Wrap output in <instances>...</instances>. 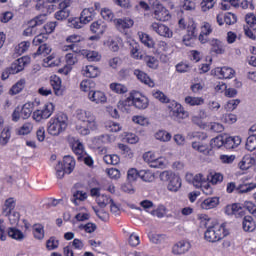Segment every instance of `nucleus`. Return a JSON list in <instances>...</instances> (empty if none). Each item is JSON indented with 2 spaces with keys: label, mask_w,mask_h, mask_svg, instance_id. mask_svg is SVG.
<instances>
[{
  "label": "nucleus",
  "mask_w": 256,
  "mask_h": 256,
  "mask_svg": "<svg viewBox=\"0 0 256 256\" xmlns=\"http://www.w3.org/2000/svg\"><path fill=\"white\" fill-rule=\"evenodd\" d=\"M68 27H71V29H83V27H85V23L83 22L81 16L70 17L68 19Z\"/></svg>",
  "instance_id": "obj_39"
},
{
  "label": "nucleus",
  "mask_w": 256,
  "mask_h": 256,
  "mask_svg": "<svg viewBox=\"0 0 256 256\" xmlns=\"http://www.w3.org/2000/svg\"><path fill=\"white\" fill-rule=\"evenodd\" d=\"M209 45L210 53H214L215 55H223L225 53V44L221 40L213 38L209 41Z\"/></svg>",
  "instance_id": "obj_22"
},
{
  "label": "nucleus",
  "mask_w": 256,
  "mask_h": 256,
  "mask_svg": "<svg viewBox=\"0 0 256 256\" xmlns=\"http://www.w3.org/2000/svg\"><path fill=\"white\" fill-rule=\"evenodd\" d=\"M227 235H229V229H227V224L216 223L206 228V231L204 232V239L205 241H208V243H217V241L225 239Z\"/></svg>",
  "instance_id": "obj_5"
},
{
  "label": "nucleus",
  "mask_w": 256,
  "mask_h": 256,
  "mask_svg": "<svg viewBox=\"0 0 256 256\" xmlns=\"http://www.w3.org/2000/svg\"><path fill=\"white\" fill-rule=\"evenodd\" d=\"M17 205V202L15 201V198L10 197L5 200V203L2 207V214L5 217H9L11 219V213L15 210V206Z\"/></svg>",
  "instance_id": "obj_23"
},
{
  "label": "nucleus",
  "mask_w": 256,
  "mask_h": 256,
  "mask_svg": "<svg viewBox=\"0 0 256 256\" xmlns=\"http://www.w3.org/2000/svg\"><path fill=\"white\" fill-rule=\"evenodd\" d=\"M241 145V138L239 136H229L224 140L225 149H237Z\"/></svg>",
  "instance_id": "obj_29"
},
{
  "label": "nucleus",
  "mask_w": 256,
  "mask_h": 256,
  "mask_svg": "<svg viewBox=\"0 0 256 256\" xmlns=\"http://www.w3.org/2000/svg\"><path fill=\"white\" fill-rule=\"evenodd\" d=\"M255 165H256V159L249 155H245L242 158V161L239 162V168L242 171H247L251 169V167H255Z\"/></svg>",
  "instance_id": "obj_27"
},
{
  "label": "nucleus",
  "mask_w": 256,
  "mask_h": 256,
  "mask_svg": "<svg viewBox=\"0 0 256 256\" xmlns=\"http://www.w3.org/2000/svg\"><path fill=\"white\" fill-rule=\"evenodd\" d=\"M67 45L62 46V51L68 52L64 59L67 65L73 67V65H77L79 63V58L83 55L81 47H79V43H83L85 38L79 34H72L66 37L65 39Z\"/></svg>",
  "instance_id": "obj_2"
},
{
  "label": "nucleus",
  "mask_w": 256,
  "mask_h": 256,
  "mask_svg": "<svg viewBox=\"0 0 256 256\" xmlns=\"http://www.w3.org/2000/svg\"><path fill=\"white\" fill-rule=\"evenodd\" d=\"M245 22H246V27H249L252 29V31H256V16L254 13H247L245 15Z\"/></svg>",
  "instance_id": "obj_49"
},
{
  "label": "nucleus",
  "mask_w": 256,
  "mask_h": 256,
  "mask_svg": "<svg viewBox=\"0 0 256 256\" xmlns=\"http://www.w3.org/2000/svg\"><path fill=\"white\" fill-rule=\"evenodd\" d=\"M242 228L247 233H253L256 229V223L252 216H244Z\"/></svg>",
  "instance_id": "obj_31"
},
{
  "label": "nucleus",
  "mask_w": 256,
  "mask_h": 256,
  "mask_svg": "<svg viewBox=\"0 0 256 256\" xmlns=\"http://www.w3.org/2000/svg\"><path fill=\"white\" fill-rule=\"evenodd\" d=\"M109 87L112 93H116L117 95H125L128 91L127 86L117 82L111 83Z\"/></svg>",
  "instance_id": "obj_41"
},
{
  "label": "nucleus",
  "mask_w": 256,
  "mask_h": 256,
  "mask_svg": "<svg viewBox=\"0 0 256 256\" xmlns=\"http://www.w3.org/2000/svg\"><path fill=\"white\" fill-rule=\"evenodd\" d=\"M148 239L151 241V243H155L156 245H159L160 243H165L167 236L165 234H156V233L150 232L148 233Z\"/></svg>",
  "instance_id": "obj_44"
},
{
  "label": "nucleus",
  "mask_w": 256,
  "mask_h": 256,
  "mask_svg": "<svg viewBox=\"0 0 256 256\" xmlns=\"http://www.w3.org/2000/svg\"><path fill=\"white\" fill-rule=\"evenodd\" d=\"M82 57H85L87 61L95 62L101 61V54L95 50L81 49Z\"/></svg>",
  "instance_id": "obj_30"
},
{
  "label": "nucleus",
  "mask_w": 256,
  "mask_h": 256,
  "mask_svg": "<svg viewBox=\"0 0 256 256\" xmlns=\"http://www.w3.org/2000/svg\"><path fill=\"white\" fill-rule=\"evenodd\" d=\"M186 181L194 185L196 189H199L207 181V178H205L203 174H196L193 176V174L188 173L186 174Z\"/></svg>",
  "instance_id": "obj_21"
},
{
  "label": "nucleus",
  "mask_w": 256,
  "mask_h": 256,
  "mask_svg": "<svg viewBox=\"0 0 256 256\" xmlns=\"http://www.w3.org/2000/svg\"><path fill=\"white\" fill-rule=\"evenodd\" d=\"M171 51V47L165 41H159L156 46L157 55H167Z\"/></svg>",
  "instance_id": "obj_45"
},
{
  "label": "nucleus",
  "mask_w": 256,
  "mask_h": 256,
  "mask_svg": "<svg viewBox=\"0 0 256 256\" xmlns=\"http://www.w3.org/2000/svg\"><path fill=\"white\" fill-rule=\"evenodd\" d=\"M76 119L82 124H77L75 129L79 135L85 137L91 135V131H97L99 129V122L97 121V116L92 111L89 110H77Z\"/></svg>",
  "instance_id": "obj_3"
},
{
  "label": "nucleus",
  "mask_w": 256,
  "mask_h": 256,
  "mask_svg": "<svg viewBox=\"0 0 256 256\" xmlns=\"http://www.w3.org/2000/svg\"><path fill=\"white\" fill-rule=\"evenodd\" d=\"M47 39H49V36L47 34H45V32H41L34 37L32 44L37 47V46L41 45L42 43H45V41Z\"/></svg>",
  "instance_id": "obj_58"
},
{
  "label": "nucleus",
  "mask_w": 256,
  "mask_h": 256,
  "mask_svg": "<svg viewBox=\"0 0 256 256\" xmlns=\"http://www.w3.org/2000/svg\"><path fill=\"white\" fill-rule=\"evenodd\" d=\"M152 97H154V99H156L160 103L168 104L167 107H168L169 115L170 117H172L174 121L181 122L187 119V117H189V112L186 111L183 105H181L179 102L175 100L169 99L168 96L165 95V93H163V91L153 90Z\"/></svg>",
  "instance_id": "obj_1"
},
{
  "label": "nucleus",
  "mask_w": 256,
  "mask_h": 256,
  "mask_svg": "<svg viewBox=\"0 0 256 256\" xmlns=\"http://www.w3.org/2000/svg\"><path fill=\"white\" fill-rule=\"evenodd\" d=\"M59 247V240L55 236L50 237L46 241V249L48 251H55Z\"/></svg>",
  "instance_id": "obj_57"
},
{
  "label": "nucleus",
  "mask_w": 256,
  "mask_h": 256,
  "mask_svg": "<svg viewBox=\"0 0 256 256\" xmlns=\"http://www.w3.org/2000/svg\"><path fill=\"white\" fill-rule=\"evenodd\" d=\"M255 188L256 184L254 183L239 184L236 188V193H238V195H241L243 193H250V191H253V189Z\"/></svg>",
  "instance_id": "obj_46"
},
{
  "label": "nucleus",
  "mask_w": 256,
  "mask_h": 256,
  "mask_svg": "<svg viewBox=\"0 0 256 256\" xmlns=\"http://www.w3.org/2000/svg\"><path fill=\"white\" fill-rule=\"evenodd\" d=\"M97 203L99 207H107V205H111L113 203V199L107 195H100L97 198Z\"/></svg>",
  "instance_id": "obj_61"
},
{
  "label": "nucleus",
  "mask_w": 256,
  "mask_h": 256,
  "mask_svg": "<svg viewBox=\"0 0 256 256\" xmlns=\"http://www.w3.org/2000/svg\"><path fill=\"white\" fill-rule=\"evenodd\" d=\"M140 41L145 45V47H148V49H153L155 47V40L153 38L145 33V32H140L139 33Z\"/></svg>",
  "instance_id": "obj_38"
},
{
  "label": "nucleus",
  "mask_w": 256,
  "mask_h": 256,
  "mask_svg": "<svg viewBox=\"0 0 256 256\" xmlns=\"http://www.w3.org/2000/svg\"><path fill=\"white\" fill-rule=\"evenodd\" d=\"M68 7H71V0H48L38 5V10L45 11L47 9V13H53V11L60 9L54 14V17L57 21H65L71 13L67 9Z\"/></svg>",
  "instance_id": "obj_4"
},
{
  "label": "nucleus",
  "mask_w": 256,
  "mask_h": 256,
  "mask_svg": "<svg viewBox=\"0 0 256 256\" xmlns=\"http://www.w3.org/2000/svg\"><path fill=\"white\" fill-rule=\"evenodd\" d=\"M67 121L68 118L63 112H60L52 117L48 125L49 135H53L54 137L61 135V133L67 129Z\"/></svg>",
  "instance_id": "obj_6"
},
{
  "label": "nucleus",
  "mask_w": 256,
  "mask_h": 256,
  "mask_svg": "<svg viewBox=\"0 0 256 256\" xmlns=\"http://www.w3.org/2000/svg\"><path fill=\"white\" fill-rule=\"evenodd\" d=\"M75 158L72 156H64L63 162H61L62 167L65 169V172L70 175V173H73V170L75 169Z\"/></svg>",
  "instance_id": "obj_33"
},
{
  "label": "nucleus",
  "mask_w": 256,
  "mask_h": 256,
  "mask_svg": "<svg viewBox=\"0 0 256 256\" xmlns=\"http://www.w3.org/2000/svg\"><path fill=\"white\" fill-rule=\"evenodd\" d=\"M114 23L118 31H125V29H131V27L135 25V21H133V19L131 18H119L114 20Z\"/></svg>",
  "instance_id": "obj_24"
},
{
  "label": "nucleus",
  "mask_w": 256,
  "mask_h": 256,
  "mask_svg": "<svg viewBox=\"0 0 256 256\" xmlns=\"http://www.w3.org/2000/svg\"><path fill=\"white\" fill-rule=\"evenodd\" d=\"M246 149L247 151H255L256 149V136L250 135L246 140Z\"/></svg>",
  "instance_id": "obj_64"
},
{
  "label": "nucleus",
  "mask_w": 256,
  "mask_h": 256,
  "mask_svg": "<svg viewBox=\"0 0 256 256\" xmlns=\"http://www.w3.org/2000/svg\"><path fill=\"white\" fill-rule=\"evenodd\" d=\"M29 47H31V42H29V41L20 42L15 47L16 55H23V53H25V52H27L29 50Z\"/></svg>",
  "instance_id": "obj_50"
},
{
  "label": "nucleus",
  "mask_w": 256,
  "mask_h": 256,
  "mask_svg": "<svg viewBox=\"0 0 256 256\" xmlns=\"http://www.w3.org/2000/svg\"><path fill=\"white\" fill-rule=\"evenodd\" d=\"M130 53H131V57H133V59H141V52L139 51V44L136 42H133L132 44H130Z\"/></svg>",
  "instance_id": "obj_63"
},
{
  "label": "nucleus",
  "mask_w": 256,
  "mask_h": 256,
  "mask_svg": "<svg viewBox=\"0 0 256 256\" xmlns=\"http://www.w3.org/2000/svg\"><path fill=\"white\" fill-rule=\"evenodd\" d=\"M90 31L93 33V35H105V32L107 31V23L103 21L102 19L95 20L90 25Z\"/></svg>",
  "instance_id": "obj_19"
},
{
  "label": "nucleus",
  "mask_w": 256,
  "mask_h": 256,
  "mask_svg": "<svg viewBox=\"0 0 256 256\" xmlns=\"http://www.w3.org/2000/svg\"><path fill=\"white\" fill-rule=\"evenodd\" d=\"M181 7L184 11H195L197 9V0H183Z\"/></svg>",
  "instance_id": "obj_55"
},
{
  "label": "nucleus",
  "mask_w": 256,
  "mask_h": 256,
  "mask_svg": "<svg viewBox=\"0 0 256 256\" xmlns=\"http://www.w3.org/2000/svg\"><path fill=\"white\" fill-rule=\"evenodd\" d=\"M106 129L110 133H119L121 131V124L113 121L106 122Z\"/></svg>",
  "instance_id": "obj_60"
},
{
  "label": "nucleus",
  "mask_w": 256,
  "mask_h": 256,
  "mask_svg": "<svg viewBox=\"0 0 256 256\" xmlns=\"http://www.w3.org/2000/svg\"><path fill=\"white\" fill-rule=\"evenodd\" d=\"M47 15H49V13H47V9H46V13L39 14L38 16L31 19L30 22L32 25H34L36 27H40V25H43V23H45V21H47Z\"/></svg>",
  "instance_id": "obj_51"
},
{
  "label": "nucleus",
  "mask_w": 256,
  "mask_h": 256,
  "mask_svg": "<svg viewBox=\"0 0 256 256\" xmlns=\"http://www.w3.org/2000/svg\"><path fill=\"white\" fill-rule=\"evenodd\" d=\"M33 235L35 239H38V241L45 239V227L42 224H34Z\"/></svg>",
  "instance_id": "obj_42"
},
{
  "label": "nucleus",
  "mask_w": 256,
  "mask_h": 256,
  "mask_svg": "<svg viewBox=\"0 0 256 256\" xmlns=\"http://www.w3.org/2000/svg\"><path fill=\"white\" fill-rule=\"evenodd\" d=\"M140 179L146 183H151L155 179V174L151 170H140Z\"/></svg>",
  "instance_id": "obj_53"
},
{
  "label": "nucleus",
  "mask_w": 256,
  "mask_h": 256,
  "mask_svg": "<svg viewBox=\"0 0 256 256\" xmlns=\"http://www.w3.org/2000/svg\"><path fill=\"white\" fill-rule=\"evenodd\" d=\"M155 139L162 141L163 143H167V141H171V133L165 130H159L155 133Z\"/></svg>",
  "instance_id": "obj_52"
},
{
  "label": "nucleus",
  "mask_w": 256,
  "mask_h": 256,
  "mask_svg": "<svg viewBox=\"0 0 256 256\" xmlns=\"http://www.w3.org/2000/svg\"><path fill=\"white\" fill-rule=\"evenodd\" d=\"M33 131V124L26 122L18 129V135H29Z\"/></svg>",
  "instance_id": "obj_62"
},
{
  "label": "nucleus",
  "mask_w": 256,
  "mask_h": 256,
  "mask_svg": "<svg viewBox=\"0 0 256 256\" xmlns=\"http://www.w3.org/2000/svg\"><path fill=\"white\" fill-rule=\"evenodd\" d=\"M184 102L186 105H189V107L205 105V99H203V97L186 96Z\"/></svg>",
  "instance_id": "obj_37"
},
{
  "label": "nucleus",
  "mask_w": 256,
  "mask_h": 256,
  "mask_svg": "<svg viewBox=\"0 0 256 256\" xmlns=\"http://www.w3.org/2000/svg\"><path fill=\"white\" fill-rule=\"evenodd\" d=\"M148 3L152 9H154V19L157 21H170L171 12L162 5L159 0H148Z\"/></svg>",
  "instance_id": "obj_9"
},
{
  "label": "nucleus",
  "mask_w": 256,
  "mask_h": 256,
  "mask_svg": "<svg viewBox=\"0 0 256 256\" xmlns=\"http://www.w3.org/2000/svg\"><path fill=\"white\" fill-rule=\"evenodd\" d=\"M219 205V197H210L206 198L204 201L201 202L200 207L201 209H205L209 211V209H215Z\"/></svg>",
  "instance_id": "obj_32"
},
{
  "label": "nucleus",
  "mask_w": 256,
  "mask_h": 256,
  "mask_svg": "<svg viewBox=\"0 0 256 256\" xmlns=\"http://www.w3.org/2000/svg\"><path fill=\"white\" fill-rule=\"evenodd\" d=\"M178 25L181 29H186L187 27V35L183 37V43L186 47L191 46V41L197 37V24L195 22H190L187 26V23L183 18L178 21Z\"/></svg>",
  "instance_id": "obj_11"
},
{
  "label": "nucleus",
  "mask_w": 256,
  "mask_h": 256,
  "mask_svg": "<svg viewBox=\"0 0 256 256\" xmlns=\"http://www.w3.org/2000/svg\"><path fill=\"white\" fill-rule=\"evenodd\" d=\"M134 75H136L137 80L141 81V83H144V85H148V87H155V82L149 75L139 69H136L134 71Z\"/></svg>",
  "instance_id": "obj_26"
},
{
  "label": "nucleus",
  "mask_w": 256,
  "mask_h": 256,
  "mask_svg": "<svg viewBox=\"0 0 256 256\" xmlns=\"http://www.w3.org/2000/svg\"><path fill=\"white\" fill-rule=\"evenodd\" d=\"M151 29L154 33H157V35H160V37H166L167 39H171V37H173V31H171V29L165 24L153 22L151 24Z\"/></svg>",
  "instance_id": "obj_17"
},
{
  "label": "nucleus",
  "mask_w": 256,
  "mask_h": 256,
  "mask_svg": "<svg viewBox=\"0 0 256 256\" xmlns=\"http://www.w3.org/2000/svg\"><path fill=\"white\" fill-rule=\"evenodd\" d=\"M25 79H20L18 82H16L9 90L10 95H19L23 89H25Z\"/></svg>",
  "instance_id": "obj_43"
},
{
  "label": "nucleus",
  "mask_w": 256,
  "mask_h": 256,
  "mask_svg": "<svg viewBox=\"0 0 256 256\" xmlns=\"http://www.w3.org/2000/svg\"><path fill=\"white\" fill-rule=\"evenodd\" d=\"M256 210V205L251 201H246L244 206L240 203H234L227 205L225 208L226 215H234L237 219L240 217H245V211H249V213H253Z\"/></svg>",
  "instance_id": "obj_8"
},
{
  "label": "nucleus",
  "mask_w": 256,
  "mask_h": 256,
  "mask_svg": "<svg viewBox=\"0 0 256 256\" xmlns=\"http://www.w3.org/2000/svg\"><path fill=\"white\" fill-rule=\"evenodd\" d=\"M80 18L84 22V25L91 23V21L95 19V8L90 7V8L83 9L80 14Z\"/></svg>",
  "instance_id": "obj_28"
},
{
  "label": "nucleus",
  "mask_w": 256,
  "mask_h": 256,
  "mask_svg": "<svg viewBox=\"0 0 256 256\" xmlns=\"http://www.w3.org/2000/svg\"><path fill=\"white\" fill-rule=\"evenodd\" d=\"M160 177L161 179L165 177V179L168 181L167 189L171 193H177V191L181 189L182 182L181 177H179V175L173 172L164 171L161 173Z\"/></svg>",
  "instance_id": "obj_12"
},
{
  "label": "nucleus",
  "mask_w": 256,
  "mask_h": 256,
  "mask_svg": "<svg viewBox=\"0 0 256 256\" xmlns=\"http://www.w3.org/2000/svg\"><path fill=\"white\" fill-rule=\"evenodd\" d=\"M100 73L101 72L99 71V68L94 65H88L84 69L85 77H89L90 79H95V77H99Z\"/></svg>",
  "instance_id": "obj_40"
},
{
  "label": "nucleus",
  "mask_w": 256,
  "mask_h": 256,
  "mask_svg": "<svg viewBox=\"0 0 256 256\" xmlns=\"http://www.w3.org/2000/svg\"><path fill=\"white\" fill-rule=\"evenodd\" d=\"M68 143L73 153L78 156V159H83V155H85V146H83V143L73 137L68 138Z\"/></svg>",
  "instance_id": "obj_18"
},
{
  "label": "nucleus",
  "mask_w": 256,
  "mask_h": 256,
  "mask_svg": "<svg viewBox=\"0 0 256 256\" xmlns=\"http://www.w3.org/2000/svg\"><path fill=\"white\" fill-rule=\"evenodd\" d=\"M50 85L53 89L54 95L56 97H63L65 93V86H63V81L61 80V77L57 75H53L50 77Z\"/></svg>",
  "instance_id": "obj_16"
},
{
  "label": "nucleus",
  "mask_w": 256,
  "mask_h": 256,
  "mask_svg": "<svg viewBox=\"0 0 256 256\" xmlns=\"http://www.w3.org/2000/svg\"><path fill=\"white\" fill-rule=\"evenodd\" d=\"M192 148L194 149V151L202 153V155H211V152L213 151L211 149V146L203 144L201 142H192Z\"/></svg>",
  "instance_id": "obj_35"
},
{
  "label": "nucleus",
  "mask_w": 256,
  "mask_h": 256,
  "mask_svg": "<svg viewBox=\"0 0 256 256\" xmlns=\"http://www.w3.org/2000/svg\"><path fill=\"white\" fill-rule=\"evenodd\" d=\"M96 83L93 80H82L80 83V90L83 91L84 93H93L96 87Z\"/></svg>",
  "instance_id": "obj_36"
},
{
  "label": "nucleus",
  "mask_w": 256,
  "mask_h": 256,
  "mask_svg": "<svg viewBox=\"0 0 256 256\" xmlns=\"http://www.w3.org/2000/svg\"><path fill=\"white\" fill-rule=\"evenodd\" d=\"M88 99L89 101H92V103H96V105H99L100 103H107V96L102 91H93L88 93Z\"/></svg>",
  "instance_id": "obj_25"
},
{
  "label": "nucleus",
  "mask_w": 256,
  "mask_h": 256,
  "mask_svg": "<svg viewBox=\"0 0 256 256\" xmlns=\"http://www.w3.org/2000/svg\"><path fill=\"white\" fill-rule=\"evenodd\" d=\"M132 107L134 106H133V98L131 97V94L125 100H121L118 103V108L123 113H131Z\"/></svg>",
  "instance_id": "obj_34"
},
{
  "label": "nucleus",
  "mask_w": 256,
  "mask_h": 256,
  "mask_svg": "<svg viewBox=\"0 0 256 256\" xmlns=\"http://www.w3.org/2000/svg\"><path fill=\"white\" fill-rule=\"evenodd\" d=\"M217 5V0H202L200 3L201 10L204 13H207V11H210V9H213Z\"/></svg>",
  "instance_id": "obj_54"
},
{
  "label": "nucleus",
  "mask_w": 256,
  "mask_h": 256,
  "mask_svg": "<svg viewBox=\"0 0 256 256\" xmlns=\"http://www.w3.org/2000/svg\"><path fill=\"white\" fill-rule=\"evenodd\" d=\"M34 103L27 102L22 107L17 106L12 113V121L17 123L19 119H29L33 114Z\"/></svg>",
  "instance_id": "obj_10"
},
{
  "label": "nucleus",
  "mask_w": 256,
  "mask_h": 256,
  "mask_svg": "<svg viewBox=\"0 0 256 256\" xmlns=\"http://www.w3.org/2000/svg\"><path fill=\"white\" fill-rule=\"evenodd\" d=\"M221 147H225L223 136H216L210 141V149H221Z\"/></svg>",
  "instance_id": "obj_48"
},
{
  "label": "nucleus",
  "mask_w": 256,
  "mask_h": 256,
  "mask_svg": "<svg viewBox=\"0 0 256 256\" xmlns=\"http://www.w3.org/2000/svg\"><path fill=\"white\" fill-rule=\"evenodd\" d=\"M9 139H11V130H9V128H4L0 135V144L7 145Z\"/></svg>",
  "instance_id": "obj_59"
},
{
  "label": "nucleus",
  "mask_w": 256,
  "mask_h": 256,
  "mask_svg": "<svg viewBox=\"0 0 256 256\" xmlns=\"http://www.w3.org/2000/svg\"><path fill=\"white\" fill-rule=\"evenodd\" d=\"M191 249V243L187 240H181L172 248L173 255H185Z\"/></svg>",
  "instance_id": "obj_20"
},
{
  "label": "nucleus",
  "mask_w": 256,
  "mask_h": 256,
  "mask_svg": "<svg viewBox=\"0 0 256 256\" xmlns=\"http://www.w3.org/2000/svg\"><path fill=\"white\" fill-rule=\"evenodd\" d=\"M8 236H10L11 239H15L16 241H23L25 239V234H23L21 230L17 228H9Z\"/></svg>",
  "instance_id": "obj_47"
},
{
  "label": "nucleus",
  "mask_w": 256,
  "mask_h": 256,
  "mask_svg": "<svg viewBox=\"0 0 256 256\" xmlns=\"http://www.w3.org/2000/svg\"><path fill=\"white\" fill-rule=\"evenodd\" d=\"M212 73L217 79H233L235 77V70L226 66L214 68Z\"/></svg>",
  "instance_id": "obj_15"
},
{
  "label": "nucleus",
  "mask_w": 256,
  "mask_h": 256,
  "mask_svg": "<svg viewBox=\"0 0 256 256\" xmlns=\"http://www.w3.org/2000/svg\"><path fill=\"white\" fill-rule=\"evenodd\" d=\"M130 95L132 97L133 106L136 109L143 110L149 107V98L141 94L139 91H132Z\"/></svg>",
  "instance_id": "obj_14"
},
{
  "label": "nucleus",
  "mask_w": 256,
  "mask_h": 256,
  "mask_svg": "<svg viewBox=\"0 0 256 256\" xmlns=\"http://www.w3.org/2000/svg\"><path fill=\"white\" fill-rule=\"evenodd\" d=\"M53 111H55V105L51 102L46 103L42 109L35 110L33 112V119L36 122L43 121V119H49L51 115H53Z\"/></svg>",
  "instance_id": "obj_13"
},
{
  "label": "nucleus",
  "mask_w": 256,
  "mask_h": 256,
  "mask_svg": "<svg viewBox=\"0 0 256 256\" xmlns=\"http://www.w3.org/2000/svg\"><path fill=\"white\" fill-rule=\"evenodd\" d=\"M121 159L119 158V155L117 154H109L104 156V162L107 165H119V162Z\"/></svg>",
  "instance_id": "obj_56"
},
{
  "label": "nucleus",
  "mask_w": 256,
  "mask_h": 256,
  "mask_svg": "<svg viewBox=\"0 0 256 256\" xmlns=\"http://www.w3.org/2000/svg\"><path fill=\"white\" fill-rule=\"evenodd\" d=\"M31 63V57L22 56L15 60L10 67L3 70L1 79L2 81H7L10 75H17V73H21L27 65Z\"/></svg>",
  "instance_id": "obj_7"
}]
</instances>
